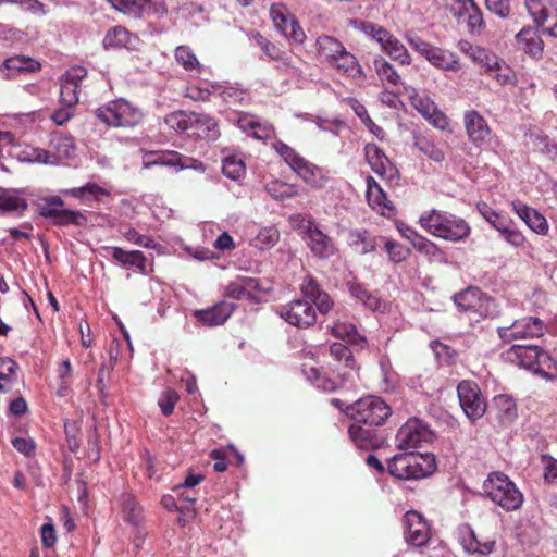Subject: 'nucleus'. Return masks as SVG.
Instances as JSON below:
<instances>
[{
	"instance_id": "f257e3e1",
	"label": "nucleus",
	"mask_w": 557,
	"mask_h": 557,
	"mask_svg": "<svg viewBox=\"0 0 557 557\" xmlns=\"http://www.w3.org/2000/svg\"><path fill=\"white\" fill-rule=\"evenodd\" d=\"M300 290L306 299H296L282 306L278 309V314L290 325L307 329L317 321V313L312 302L321 314H326L332 310L333 301L330 295L323 292L317 281L310 276L304 280Z\"/></svg>"
},
{
	"instance_id": "f03ea898",
	"label": "nucleus",
	"mask_w": 557,
	"mask_h": 557,
	"mask_svg": "<svg viewBox=\"0 0 557 557\" xmlns=\"http://www.w3.org/2000/svg\"><path fill=\"white\" fill-rule=\"evenodd\" d=\"M418 223L429 234L455 243L465 240L471 233L470 225L462 218L436 209L423 212Z\"/></svg>"
},
{
	"instance_id": "7ed1b4c3",
	"label": "nucleus",
	"mask_w": 557,
	"mask_h": 557,
	"mask_svg": "<svg viewBox=\"0 0 557 557\" xmlns=\"http://www.w3.org/2000/svg\"><path fill=\"white\" fill-rule=\"evenodd\" d=\"M484 494L506 511L519 509L523 495L516 484L503 472H493L483 483Z\"/></svg>"
},
{
	"instance_id": "20e7f679",
	"label": "nucleus",
	"mask_w": 557,
	"mask_h": 557,
	"mask_svg": "<svg viewBox=\"0 0 557 557\" xmlns=\"http://www.w3.org/2000/svg\"><path fill=\"white\" fill-rule=\"evenodd\" d=\"M95 115L111 127H133L143 120V112L123 98L112 100L98 108Z\"/></svg>"
},
{
	"instance_id": "39448f33",
	"label": "nucleus",
	"mask_w": 557,
	"mask_h": 557,
	"mask_svg": "<svg viewBox=\"0 0 557 557\" xmlns=\"http://www.w3.org/2000/svg\"><path fill=\"white\" fill-rule=\"evenodd\" d=\"M346 414L355 423L380 426L392 414V410L382 398L369 396L346 407Z\"/></svg>"
},
{
	"instance_id": "423d86ee",
	"label": "nucleus",
	"mask_w": 557,
	"mask_h": 557,
	"mask_svg": "<svg viewBox=\"0 0 557 557\" xmlns=\"http://www.w3.org/2000/svg\"><path fill=\"white\" fill-rule=\"evenodd\" d=\"M410 47L425 58L433 66L443 71L458 72L460 61L458 55L449 50L435 47L417 36H407Z\"/></svg>"
},
{
	"instance_id": "0eeeda50",
	"label": "nucleus",
	"mask_w": 557,
	"mask_h": 557,
	"mask_svg": "<svg viewBox=\"0 0 557 557\" xmlns=\"http://www.w3.org/2000/svg\"><path fill=\"white\" fill-rule=\"evenodd\" d=\"M460 407L471 421L481 419L486 412L487 403L478 383L463 380L457 386Z\"/></svg>"
},
{
	"instance_id": "6e6552de",
	"label": "nucleus",
	"mask_w": 557,
	"mask_h": 557,
	"mask_svg": "<svg viewBox=\"0 0 557 557\" xmlns=\"http://www.w3.org/2000/svg\"><path fill=\"white\" fill-rule=\"evenodd\" d=\"M405 94L408 96L410 104L434 127L446 129L449 125L447 116L438 110L435 102L425 92H420L410 85H404Z\"/></svg>"
},
{
	"instance_id": "1a4fd4ad",
	"label": "nucleus",
	"mask_w": 557,
	"mask_h": 557,
	"mask_svg": "<svg viewBox=\"0 0 557 557\" xmlns=\"http://www.w3.org/2000/svg\"><path fill=\"white\" fill-rule=\"evenodd\" d=\"M476 208L483 219L497 230L507 243L515 247L523 245L524 236L513 227L512 221L508 216L496 212L485 202H479Z\"/></svg>"
},
{
	"instance_id": "9d476101",
	"label": "nucleus",
	"mask_w": 557,
	"mask_h": 557,
	"mask_svg": "<svg viewBox=\"0 0 557 557\" xmlns=\"http://www.w3.org/2000/svg\"><path fill=\"white\" fill-rule=\"evenodd\" d=\"M544 333V323L539 318L525 317L516 320L510 326L497 327V334L503 343L539 337Z\"/></svg>"
},
{
	"instance_id": "9b49d317",
	"label": "nucleus",
	"mask_w": 557,
	"mask_h": 557,
	"mask_svg": "<svg viewBox=\"0 0 557 557\" xmlns=\"http://www.w3.org/2000/svg\"><path fill=\"white\" fill-rule=\"evenodd\" d=\"M432 437V431L419 419H409L396 434L397 446L401 450L414 449Z\"/></svg>"
},
{
	"instance_id": "f8f14e48",
	"label": "nucleus",
	"mask_w": 557,
	"mask_h": 557,
	"mask_svg": "<svg viewBox=\"0 0 557 557\" xmlns=\"http://www.w3.org/2000/svg\"><path fill=\"white\" fill-rule=\"evenodd\" d=\"M404 539L414 547L426 545L431 539V527L425 518L416 510H409L403 518Z\"/></svg>"
},
{
	"instance_id": "ddd939ff",
	"label": "nucleus",
	"mask_w": 557,
	"mask_h": 557,
	"mask_svg": "<svg viewBox=\"0 0 557 557\" xmlns=\"http://www.w3.org/2000/svg\"><path fill=\"white\" fill-rule=\"evenodd\" d=\"M366 159L371 169L386 180L392 186L399 184L400 174L398 169L391 162L384 151L375 144H368L364 147Z\"/></svg>"
},
{
	"instance_id": "4468645a",
	"label": "nucleus",
	"mask_w": 557,
	"mask_h": 557,
	"mask_svg": "<svg viewBox=\"0 0 557 557\" xmlns=\"http://www.w3.org/2000/svg\"><path fill=\"white\" fill-rule=\"evenodd\" d=\"M119 12L134 17L143 15L145 12L152 15L162 16L168 12L163 0H108Z\"/></svg>"
},
{
	"instance_id": "2eb2a0df",
	"label": "nucleus",
	"mask_w": 557,
	"mask_h": 557,
	"mask_svg": "<svg viewBox=\"0 0 557 557\" xmlns=\"http://www.w3.org/2000/svg\"><path fill=\"white\" fill-rule=\"evenodd\" d=\"M446 8L459 21L465 22L473 32L483 25V16L481 10L474 0H443Z\"/></svg>"
},
{
	"instance_id": "dca6fc26",
	"label": "nucleus",
	"mask_w": 557,
	"mask_h": 557,
	"mask_svg": "<svg viewBox=\"0 0 557 557\" xmlns=\"http://www.w3.org/2000/svg\"><path fill=\"white\" fill-rule=\"evenodd\" d=\"M308 246L311 252L321 259L333 256L336 251L333 239L324 234L317 224L309 222L307 226Z\"/></svg>"
},
{
	"instance_id": "f3484780",
	"label": "nucleus",
	"mask_w": 557,
	"mask_h": 557,
	"mask_svg": "<svg viewBox=\"0 0 557 557\" xmlns=\"http://www.w3.org/2000/svg\"><path fill=\"white\" fill-rule=\"evenodd\" d=\"M467 135L474 145L481 146L490 138V127L485 119L475 110L466 111L463 115Z\"/></svg>"
},
{
	"instance_id": "a211bd4d",
	"label": "nucleus",
	"mask_w": 557,
	"mask_h": 557,
	"mask_svg": "<svg viewBox=\"0 0 557 557\" xmlns=\"http://www.w3.org/2000/svg\"><path fill=\"white\" fill-rule=\"evenodd\" d=\"M539 351L540 347L536 345L513 344L505 352V357L509 362L533 371L536 361H539Z\"/></svg>"
},
{
	"instance_id": "6ab92c4d",
	"label": "nucleus",
	"mask_w": 557,
	"mask_h": 557,
	"mask_svg": "<svg viewBox=\"0 0 557 557\" xmlns=\"http://www.w3.org/2000/svg\"><path fill=\"white\" fill-rule=\"evenodd\" d=\"M235 305L221 301L207 309L197 310L195 317L205 326H216L223 324L233 313Z\"/></svg>"
},
{
	"instance_id": "aec40b11",
	"label": "nucleus",
	"mask_w": 557,
	"mask_h": 557,
	"mask_svg": "<svg viewBox=\"0 0 557 557\" xmlns=\"http://www.w3.org/2000/svg\"><path fill=\"white\" fill-rule=\"evenodd\" d=\"M377 426L363 423H355L349 426L348 433L351 441L362 449H374L381 446L382 440L377 436Z\"/></svg>"
},
{
	"instance_id": "412c9836",
	"label": "nucleus",
	"mask_w": 557,
	"mask_h": 557,
	"mask_svg": "<svg viewBox=\"0 0 557 557\" xmlns=\"http://www.w3.org/2000/svg\"><path fill=\"white\" fill-rule=\"evenodd\" d=\"M238 127L258 140H265L273 135V127L268 123H261L256 116L240 113L236 120Z\"/></svg>"
},
{
	"instance_id": "4be33fe9",
	"label": "nucleus",
	"mask_w": 557,
	"mask_h": 557,
	"mask_svg": "<svg viewBox=\"0 0 557 557\" xmlns=\"http://www.w3.org/2000/svg\"><path fill=\"white\" fill-rule=\"evenodd\" d=\"M367 183V191L366 197L368 200L369 206L380 212L381 214H384V212L393 211L394 206L392 201L387 199V196L381 185L372 177L367 176L366 178Z\"/></svg>"
},
{
	"instance_id": "5701e85b",
	"label": "nucleus",
	"mask_w": 557,
	"mask_h": 557,
	"mask_svg": "<svg viewBox=\"0 0 557 557\" xmlns=\"http://www.w3.org/2000/svg\"><path fill=\"white\" fill-rule=\"evenodd\" d=\"M138 44L139 38L122 26L111 28L103 39V47L106 49L126 48L128 50H135Z\"/></svg>"
},
{
	"instance_id": "b1692460",
	"label": "nucleus",
	"mask_w": 557,
	"mask_h": 557,
	"mask_svg": "<svg viewBox=\"0 0 557 557\" xmlns=\"http://www.w3.org/2000/svg\"><path fill=\"white\" fill-rule=\"evenodd\" d=\"M512 208L518 216L537 234H545L548 230L546 219L534 209L528 207L521 201H513Z\"/></svg>"
},
{
	"instance_id": "393cba45",
	"label": "nucleus",
	"mask_w": 557,
	"mask_h": 557,
	"mask_svg": "<svg viewBox=\"0 0 557 557\" xmlns=\"http://www.w3.org/2000/svg\"><path fill=\"white\" fill-rule=\"evenodd\" d=\"M258 288V280L253 277L242 276L228 283L225 288V296L236 300L252 299L253 292Z\"/></svg>"
},
{
	"instance_id": "a878e982",
	"label": "nucleus",
	"mask_w": 557,
	"mask_h": 557,
	"mask_svg": "<svg viewBox=\"0 0 557 557\" xmlns=\"http://www.w3.org/2000/svg\"><path fill=\"white\" fill-rule=\"evenodd\" d=\"M330 331L333 336L347 342L351 346L359 349H364L367 347V338L361 335L357 327L351 323L337 321L330 327Z\"/></svg>"
},
{
	"instance_id": "bb28decb",
	"label": "nucleus",
	"mask_w": 557,
	"mask_h": 557,
	"mask_svg": "<svg viewBox=\"0 0 557 557\" xmlns=\"http://www.w3.org/2000/svg\"><path fill=\"white\" fill-rule=\"evenodd\" d=\"M516 40L518 46L528 54L536 58L542 54L543 40L537 34L536 29L528 26L523 27L517 35Z\"/></svg>"
},
{
	"instance_id": "cd10ccee",
	"label": "nucleus",
	"mask_w": 557,
	"mask_h": 557,
	"mask_svg": "<svg viewBox=\"0 0 557 557\" xmlns=\"http://www.w3.org/2000/svg\"><path fill=\"white\" fill-rule=\"evenodd\" d=\"M44 210H45V212H42V216L46 219H50L54 225L83 226L87 223L86 216L81 211L69 210V209H62V210L44 209Z\"/></svg>"
},
{
	"instance_id": "c85d7f7f",
	"label": "nucleus",
	"mask_w": 557,
	"mask_h": 557,
	"mask_svg": "<svg viewBox=\"0 0 557 557\" xmlns=\"http://www.w3.org/2000/svg\"><path fill=\"white\" fill-rule=\"evenodd\" d=\"M331 66L344 73L351 78H363L364 72L358 63L356 57L348 52L346 48L331 63Z\"/></svg>"
},
{
	"instance_id": "c756f323",
	"label": "nucleus",
	"mask_w": 557,
	"mask_h": 557,
	"mask_svg": "<svg viewBox=\"0 0 557 557\" xmlns=\"http://www.w3.org/2000/svg\"><path fill=\"white\" fill-rule=\"evenodd\" d=\"M460 543L466 552L480 555L491 554L495 545L494 541H479L474 531L469 527L461 530Z\"/></svg>"
},
{
	"instance_id": "7c9ffc66",
	"label": "nucleus",
	"mask_w": 557,
	"mask_h": 557,
	"mask_svg": "<svg viewBox=\"0 0 557 557\" xmlns=\"http://www.w3.org/2000/svg\"><path fill=\"white\" fill-rule=\"evenodd\" d=\"M494 406L496 409V417L502 424H511L517 419V405L511 396L506 394L495 396Z\"/></svg>"
},
{
	"instance_id": "2f4dec72",
	"label": "nucleus",
	"mask_w": 557,
	"mask_h": 557,
	"mask_svg": "<svg viewBox=\"0 0 557 557\" xmlns=\"http://www.w3.org/2000/svg\"><path fill=\"white\" fill-rule=\"evenodd\" d=\"M387 470L391 475L400 480H412V453L399 454L388 460Z\"/></svg>"
},
{
	"instance_id": "473e14b6",
	"label": "nucleus",
	"mask_w": 557,
	"mask_h": 557,
	"mask_svg": "<svg viewBox=\"0 0 557 557\" xmlns=\"http://www.w3.org/2000/svg\"><path fill=\"white\" fill-rule=\"evenodd\" d=\"M373 66L375 73L381 81L382 85L398 86L405 85L396 69L386 61L383 57L377 55L373 59Z\"/></svg>"
},
{
	"instance_id": "72a5a7b5",
	"label": "nucleus",
	"mask_w": 557,
	"mask_h": 557,
	"mask_svg": "<svg viewBox=\"0 0 557 557\" xmlns=\"http://www.w3.org/2000/svg\"><path fill=\"white\" fill-rule=\"evenodd\" d=\"M174 59L186 72L199 74L203 70V65L199 62L196 53L187 45H182L175 48Z\"/></svg>"
},
{
	"instance_id": "f704fd0d",
	"label": "nucleus",
	"mask_w": 557,
	"mask_h": 557,
	"mask_svg": "<svg viewBox=\"0 0 557 557\" xmlns=\"http://www.w3.org/2000/svg\"><path fill=\"white\" fill-rule=\"evenodd\" d=\"M294 171L309 185L315 188L325 186L326 177L323 175L322 170L307 160H302Z\"/></svg>"
},
{
	"instance_id": "c9c22d12",
	"label": "nucleus",
	"mask_w": 557,
	"mask_h": 557,
	"mask_svg": "<svg viewBox=\"0 0 557 557\" xmlns=\"http://www.w3.org/2000/svg\"><path fill=\"white\" fill-rule=\"evenodd\" d=\"M525 7L537 27L543 26L550 14L557 13L549 0H525Z\"/></svg>"
},
{
	"instance_id": "e433bc0d",
	"label": "nucleus",
	"mask_w": 557,
	"mask_h": 557,
	"mask_svg": "<svg viewBox=\"0 0 557 557\" xmlns=\"http://www.w3.org/2000/svg\"><path fill=\"white\" fill-rule=\"evenodd\" d=\"M348 238L350 245L362 255L374 251L380 245V237L372 236L367 230H351Z\"/></svg>"
},
{
	"instance_id": "4c0bfd02",
	"label": "nucleus",
	"mask_w": 557,
	"mask_h": 557,
	"mask_svg": "<svg viewBox=\"0 0 557 557\" xmlns=\"http://www.w3.org/2000/svg\"><path fill=\"white\" fill-rule=\"evenodd\" d=\"M315 48L320 57H323L330 64L341 52L344 45L335 37L329 35L319 36L315 40Z\"/></svg>"
},
{
	"instance_id": "58836bf2",
	"label": "nucleus",
	"mask_w": 557,
	"mask_h": 557,
	"mask_svg": "<svg viewBox=\"0 0 557 557\" xmlns=\"http://www.w3.org/2000/svg\"><path fill=\"white\" fill-rule=\"evenodd\" d=\"M112 258L124 267H135L140 272L146 271V257L139 250L126 251L120 247H113Z\"/></svg>"
},
{
	"instance_id": "ea45409f",
	"label": "nucleus",
	"mask_w": 557,
	"mask_h": 557,
	"mask_svg": "<svg viewBox=\"0 0 557 557\" xmlns=\"http://www.w3.org/2000/svg\"><path fill=\"white\" fill-rule=\"evenodd\" d=\"M180 162V153L174 151H149L143 156V166L150 169L152 166H176Z\"/></svg>"
},
{
	"instance_id": "a19ab883",
	"label": "nucleus",
	"mask_w": 557,
	"mask_h": 557,
	"mask_svg": "<svg viewBox=\"0 0 557 557\" xmlns=\"http://www.w3.org/2000/svg\"><path fill=\"white\" fill-rule=\"evenodd\" d=\"M193 127L197 131L194 135L198 137L207 138L209 140H215L220 136V131L214 119L205 114H195Z\"/></svg>"
},
{
	"instance_id": "79ce46f5",
	"label": "nucleus",
	"mask_w": 557,
	"mask_h": 557,
	"mask_svg": "<svg viewBox=\"0 0 557 557\" xmlns=\"http://www.w3.org/2000/svg\"><path fill=\"white\" fill-rule=\"evenodd\" d=\"M413 146L434 162L442 163L445 160L444 151L428 136L421 134L414 135Z\"/></svg>"
},
{
	"instance_id": "37998d69",
	"label": "nucleus",
	"mask_w": 557,
	"mask_h": 557,
	"mask_svg": "<svg viewBox=\"0 0 557 557\" xmlns=\"http://www.w3.org/2000/svg\"><path fill=\"white\" fill-rule=\"evenodd\" d=\"M348 290L351 297L362 302L370 310H379L382 306V301L379 297L370 293L359 282H348Z\"/></svg>"
},
{
	"instance_id": "c03bdc74",
	"label": "nucleus",
	"mask_w": 557,
	"mask_h": 557,
	"mask_svg": "<svg viewBox=\"0 0 557 557\" xmlns=\"http://www.w3.org/2000/svg\"><path fill=\"white\" fill-rule=\"evenodd\" d=\"M413 478L421 479L431 475L436 470V460L433 454L412 453Z\"/></svg>"
},
{
	"instance_id": "a18cd8bd",
	"label": "nucleus",
	"mask_w": 557,
	"mask_h": 557,
	"mask_svg": "<svg viewBox=\"0 0 557 557\" xmlns=\"http://www.w3.org/2000/svg\"><path fill=\"white\" fill-rule=\"evenodd\" d=\"M120 504L122 507L124 519L127 522L137 525L141 519V508L138 506V503L136 502L134 495L129 493H123L120 496Z\"/></svg>"
},
{
	"instance_id": "49530a36",
	"label": "nucleus",
	"mask_w": 557,
	"mask_h": 557,
	"mask_svg": "<svg viewBox=\"0 0 557 557\" xmlns=\"http://www.w3.org/2000/svg\"><path fill=\"white\" fill-rule=\"evenodd\" d=\"M27 208L25 199L5 190L0 189V212H22Z\"/></svg>"
},
{
	"instance_id": "de8ad7c7",
	"label": "nucleus",
	"mask_w": 557,
	"mask_h": 557,
	"mask_svg": "<svg viewBox=\"0 0 557 557\" xmlns=\"http://www.w3.org/2000/svg\"><path fill=\"white\" fill-rule=\"evenodd\" d=\"M383 50L401 65L411 64V57L406 47L394 36Z\"/></svg>"
},
{
	"instance_id": "09e8293b",
	"label": "nucleus",
	"mask_w": 557,
	"mask_h": 557,
	"mask_svg": "<svg viewBox=\"0 0 557 557\" xmlns=\"http://www.w3.org/2000/svg\"><path fill=\"white\" fill-rule=\"evenodd\" d=\"M195 113L187 114L184 111H176L165 116V124L177 132H184L193 127Z\"/></svg>"
},
{
	"instance_id": "8fccbe9b",
	"label": "nucleus",
	"mask_w": 557,
	"mask_h": 557,
	"mask_svg": "<svg viewBox=\"0 0 557 557\" xmlns=\"http://www.w3.org/2000/svg\"><path fill=\"white\" fill-rule=\"evenodd\" d=\"M3 65L8 70H13L17 72H28L33 73L40 69V63L32 58L26 57H12L4 61Z\"/></svg>"
},
{
	"instance_id": "3c124183",
	"label": "nucleus",
	"mask_w": 557,
	"mask_h": 557,
	"mask_svg": "<svg viewBox=\"0 0 557 557\" xmlns=\"http://www.w3.org/2000/svg\"><path fill=\"white\" fill-rule=\"evenodd\" d=\"M267 193L276 200H284L298 195V190L294 185L286 184L281 181H273L265 186Z\"/></svg>"
},
{
	"instance_id": "603ef678",
	"label": "nucleus",
	"mask_w": 557,
	"mask_h": 557,
	"mask_svg": "<svg viewBox=\"0 0 557 557\" xmlns=\"http://www.w3.org/2000/svg\"><path fill=\"white\" fill-rule=\"evenodd\" d=\"M55 152L52 153L53 158H58V163L64 159L73 158L75 153V146L71 137H57L51 141Z\"/></svg>"
},
{
	"instance_id": "864d4df0",
	"label": "nucleus",
	"mask_w": 557,
	"mask_h": 557,
	"mask_svg": "<svg viewBox=\"0 0 557 557\" xmlns=\"http://www.w3.org/2000/svg\"><path fill=\"white\" fill-rule=\"evenodd\" d=\"M248 37L264 52L270 60H281V50L259 32H251Z\"/></svg>"
},
{
	"instance_id": "5fc2aeb1",
	"label": "nucleus",
	"mask_w": 557,
	"mask_h": 557,
	"mask_svg": "<svg viewBox=\"0 0 557 557\" xmlns=\"http://www.w3.org/2000/svg\"><path fill=\"white\" fill-rule=\"evenodd\" d=\"M222 172L228 178L239 180L245 174V163L238 157H226L223 160Z\"/></svg>"
},
{
	"instance_id": "6e6d98bb",
	"label": "nucleus",
	"mask_w": 557,
	"mask_h": 557,
	"mask_svg": "<svg viewBox=\"0 0 557 557\" xmlns=\"http://www.w3.org/2000/svg\"><path fill=\"white\" fill-rule=\"evenodd\" d=\"M330 355L336 361H343L344 366L349 370L356 369V360L350 349L342 343H333L330 345Z\"/></svg>"
},
{
	"instance_id": "4d7b16f0",
	"label": "nucleus",
	"mask_w": 557,
	"mask_h": 557,
	"mask_svg": "<svg viewBox=\"0 0 557 557\" xmlns=\"http://www.w3.org/2000/svg\"><path fill=\"white\" fill-rule=\"evenodd\" d=\"M380 242L383 243L391 261L395 263L403 262L409 255V250L394 239L380 237Z\"/></svg>"
},
{
	"instance_id": "13d9d810",
	"label": "nucleus",
	"mask_w": 557,
	"mask_h": 557,
	"mask_svg": "<svg viewBox=\"0 0 557 557\" xmlns=\"http://www.w3.org/2000/svg\"><path fill=\"white\" fill-rule=\"evenodd\" d=\"M553 369H556V361L547 352L540 349L539 361H536L533 372L547 380H553L555 377L552 373Z\"/></svg>"
},
{
	"instance_id": "bf43d9fd",
	"label": "nucleus",
	"mask_w": 557,
	"mask_h": 557,
	"mask_svg": "<svg viewBox=\"0 0 557 557\" xmlns=\"http://www.w3.org/2000/svg\"><path fill=\"white\" fill-rule=\"evenodd\" d=\"M280 234L278 231L274 227H264L260 230L258 235L253 240V245L261 249L267 250L273 247L278 240Z\"/></svg>"
},
{
	"instance_id": "052dcab7",
	"label": "nucleus",
	"mask_w": 557,
	"mask_h": 557,
	"mask_svg": "<svg viewBox=\"0 0 557 557\" xmlns=\"http://www.w3.org/2000/svg\"><path fill=\"white\" fill-rule=\"evenodd\" d=\"M270 14L272 17V21L282 34L284 30H287L289 24L295 18L292 16L287 10L282 5H272L270 10Z\"/></svg>"
},
{
	"instance_id": "680f3d73",
	"label": "nucleus",
	"mask_w": 557,
	"mask_h": 557,
	"mask_svg": "<svg viewBox=\"0 0 557 557\" xmlns=\"http://www.w3.org/2000/svg\"><path fill=\"white\" fill-rule=\"evenodd\" d=\"M24 160L28 162H37L42 164H58V158H53L52 153L42 148H32L23 151Z\"/></svg>"
},
{
	"instance_id": "e2e57ef3",
	"label": "nucleus",
	"mask_w": 557,
	"mask_h": 557,
	"mask_svg": "<svg viewBox=\"0 0 557 557\" xmlns=\"http://www.w3.org/2000/svg\"><path fill=\"white\" fill-rule=\"evenodd\" d=\"M413 247L420 253L438 261L443 260L445 257L444 251L435 243L424 236H422Z\"/></svg>"
},
{
	"instance_id": "0e129e2a",
	"label": "nucleus",
	"mask_w": 557,
	"mask_h": 557,
	"mask_svg": "<svg viewBox=\"0 0 557 557\" xmlns=\"http://www.w3.org/2000/svg\"><path fill=\"white\" fill-rule=\"evenodd\" d=\"M79 87L61 78L60 99L66 107H74L78 98Z\"/></svg>"
},
{
	"instance_id": "69168bd1",
	"label": "nucleus",
	"mask_w": 557,
	"mask_h": 557,
	"mask_svg": "<svg viewBox=\"0 0 557 557\" xmlns=\"http://www.w3.org/2000/svg\"><path fill=\"white\" fill-rule=\"evenodd\" d=\"M178 399H180L178 394L172 388H166L161 394V396L158 400V405H159L162 413L165 417H169L173 413L174 407H175L176 403L178 401Z\"/></svg>"
},
{
	"instance_id": "338daca9",
	"label": "nucleus",
	"mask_w": 557,
	"mask_h": 557,
	"mask_svg": "<svg viewBox=\"0 0 557 557\" xmlns=\"http://www.w3.org/2000/svg\"><path fill=\"white\" fill-rule=\"evenodd\" d=\"M62 193L65 195L75 197V198H83L87 194L98 197L99 195H104L106 189L95 183H87L86 185H84L82 187L65 189Z\"/></svg>"
},
{
	"instance_id": "774afa93",
	"label": "nucleus",
	"mask_w": 557,
	"mask_h": 557,
	"mask_svg": "<svg viewBox=\"0 0 557 557\" xmlns=\"http://www.w3.org/2000/svg\"><path fill=\"white\" fill-rule=\"evenodd\" d=\"M275 149L280 156H282L285 162L294 170L304 158L299 156L294 149L284 143H277Z\"/></svg>"
}]
</instances>
